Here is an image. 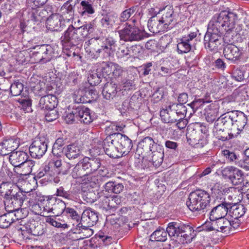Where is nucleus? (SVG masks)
<instances>
[{
	"label": "nucleus",
	"mask_w": 249,
	"mask_h": 249,
	"mask_svg": "<svg viewBox=\"0 0 249 249\" xmlns=\"http://www.w3.org/2000/svg\"><path fill=\"white\" fill-rule=\"evenodd\" d=\"M144 33L136 27L134 24L125 23V41H139L144 37Z\"/></svg>",
	"instance_id": "20"
},
{
	"label": "nucleus",
	"mask_w": 249,
	"mask_h": 249,
	"mask_svg": "<svg viewBox=\"0 0 249 249\" xmlns=\"http://www.w3.org/2000/svg\"><path fill=\"white\" fill-rule=\"evenodd\" d=\"M211 196L206 191L200 190L190 194L186 204L192 212L200 214L209 206Z\"/></svg>",
	"instance_id": "2"
},
{
	"label": "nucleus",
	"mask_w": 249,
	"mask_h": 249,
	"mask_svg": "<svg viewBox=\"0 0 249 249\" xmlns=\"http://www.w3.org/2000/svg\"><path fill=\"white\" fill-rule=\"evenodd\" d=\"M238 19L236 13L229 11H223L213 15L204 36L205 48L212 52H217L222 43V35L224 32L239 33L240 27H235Z\"/></svg>",
	"instance_id": "1"
},
{
	"label": "nucleus",
	"mask_w": 249,
	"mask_h": 249,
	"mask_svg": "<svg viewBox=\"0 0 249 249\" xmlns=\"http://www.w3.org/2000/svg\"><path fill=\"white\" fill-rule=\"evenodd\" d=\"M118 92L123 93V89L117 88L115 84L112 82H107L103 87L102 94L105 98L110 100L112 99Z\"/></svg>",
	"instance_id": "30"
},
{
	"label": "nucleus",
	"mask_w": 249,
	"mask_h": 249,
	"mask_svg": "<svg viewBox=\"0 0 249 249\" xmlns=\"http://www.w3.org/2000/svg\"><path fill=\"white\" fill-rule=\"evenodd\" d=\"M225 57L233 63L239 61L243 54V50L232 44L226 45L223 50Z\"/></svg>",
	"instance_id": "13"
},
{
	"label": "nucleus",
	"mask_w": 249,
	"mask_h": 249,
	"mask_svg": "<svg viewBox=\"0 0 249 249\" xmlns=\"http://www.w3.org/2000/svg\"><path fill=\"white\" fill-rule=\"evenodd\" d=\"M81 220L86 221L89 226H93L98 220V213L91 208L87 209L83 212Z\"/></svg>",
	"instance_id": "31"
},
{
	"label": "nucleus",
	"mask_w": 249,
	"mask_h": 249,
	"mask_svg": "<svg viewBox=\"0 0 249 249\" xmlns=\"http://www.w3.org/2000/svg\"><path fill=\"white\" fill-rule=\"evenodd\" d=\"M45 114V119L47 122H52L58 117V111L54 109H50Z\"/></svg>",
	"instance_id": "60"
},
{
	"label": "nucleus",
	"mask_w": 249,
	"mask_h": 249,
	"mask_svg": "<svg viewBox=\"0 0 249 249\" xmlns=\"http://www.w3.org/2000/svg\"><path fill=\"white\" fill-rule=\"evenodd\" d=\"M33 49H36V51L33 53V56L36 61L45 63L51 60L52 49L50 46L42 45L40 46H36Z\"/></svg>",
	"instance_id": "11"
},
{
	"label": "nucleus",
	"mask_w": 249,
	"mask_h": 249,
	"mask_svg": "<svg viewBox=\"0 0 249 249\" xmlns=\"http://www.w3.org/2000/svg\"><path fill=\"white\" fill-rule=\"evenodd\" d=\"M46 222L56 228H68L69 226L66 223H61L59 219L55 217H48Z\"/></svg>",
	"instance_id": "54"
},
{
	"label": "nucleus",
	"mask_w": 249,
	"mask_h": 249,
	"mask_svg": "<svg viewBox=\"0 0 249 249\" xmlns=\"http://www.w3.org/2000/svg\"><path fill=\"white\" fill-rule=\"evenodd\" d=\"M221 154L228 162H236L237 156L234 152L228 149H224L221 151Z\"/></svg>",
	"instance_id": "51"
},
{
	"label": "nucleus",
	"mask_w": 249,
	"mask_h": 249,
	"mask_svg": "<svg viewBox=\"0 0 249 249\" xmlns=\"http://www.w3.org/2000/svg\"><path fill=\"white\" fill-rule=\"evenodd\" d=\"M232 227L230 221L224 217L211 222V225L208 230L216 231L222 232L229 233Z\"/></svg>",
	"instance_id": "16"
},
{
	"label": "nucleus",
	"mask_w": 249,
	"mask_h": 249,
	"mask_svg": "<svg viewBox=\"0 0 249 249\" xmlns=\"http://www.w3.org/2000/svg\"><path fill=\"white\" fill-rule=\"evenodd\" d=\"M117 136L116 138L121 137L120 134H111L106 137L103 142V146L104 151L107 155L112 158L120 157L119 155L116 154L115 151L116 150V145H114V140L113 139V136Z\"/></svg>",
	"instance_id": "19"
},
{
	"label": "nucleus",
	"mask_w": 249,
	"mask_h": 249,
	"mask_svg": "<svg viewBox=\"0 0 249 249\" xmlns=\"http://www.w3.org/2000/svg\"><path fill=\"white\" fill-rule=\"evenodd\" d=\"M64 155L70 160H75L82 155V151L77 143H71L64 146Z\"/></svg>",
	"instance_id": "26"
},
{
	"label": "nucleus",
	"mask_w": 249,
	"mask_h": 249,
	"mask_svg": "<svg viewBox=\"0 0 249 249\" xmlns=\"http://www.w3.org/2000/svg\"><path fill=\"white\" fill-rule=\"evenodd\" d=\"M47 143L44 140L37 138L31 144L29 150L32 157L39 159L46 152L47 150Z\"/></svg>",
	"instance_id": "10"
},
{
	"label": "nucleus",
	"mask_w": 249,
	"mask_h": 249,
	"mask_svg": "<svg viewBox=\"0 0 249 249\" xmlns=\"http://www.w3.org/2000/svg\"><path fill=\"white\" fill-rule=\"evenodd\" d=\"M178 52L179 53H187L191 49V45L186 37H182L177 45Z\"/></svg>",
	"instance_id": "42"
},
{
	"label": "nucleus",
	"mask_w": 249,
	"mask_h": 249,
	"mask_svg": "<svg viewBox=\"0 0 249 249\" xmlns=\"http://www.w3.org/2000/svg\"><path fill=\"white\" fill-rule=\"evenodd\" d=\"M35 166V161L32 160H27L26 161L22 163L18 166V170L22 168V172L19 174L21 175H27L30 174L32 171V169Z\"/></svg>",
	"instance_id": "43"
},
{
	"label": "nucleus",
	"mask_w": 249,
	"mask_h": 249,
	"mask_svg": "<svg viewBox=\"0 0 249 249\" xmlns=\"http://www.w3.org/2000/svg\"><path fill=\"white\" fill-rule=\"evenodd\" d=\"M4 146L11 154L12 152H15V150L18 147L19 142L13 139L7 140L4 141Z\"/></svg>",
	"instance_id": "52"
},
{
	"label": "nucleus",
	"mask_w": 249,
	"mask_h": 249,
	"mask_svg": "<svg viewBox=\"0 0 249 249\" xmlns=\"http://www.w3.org/2000/svg\"><path fill=\"white\" fill-rule=\"evenodd\" d=\"M193 228L188 225L172 222L168 224L167 227V232L170 237H180V242L184 241L190 237Z\"/></svg>",
	"instance_id": "5"
},
{
	"label": "nucleus",
	"mask_w": 249,
	"mask_h": 249,
	"mask_svg": "<svg viewBox=\"0 0 249 249\" xmlns=\"http://www.w3.org/2000/svg\"><path fill=\"white\" fill-rule=\"evenodd\" d=\"M161 11H163V13L161 18H160V22L164 25L165 30H169L176 22L174 21L173 9L171 7L166 6Z\"/></svg>",
	"instance_id": "23"
},
{
	"label": "nucleus",
	"mask_w": 249,
	"mask_h": 249,
	"mask_svg": "<svg viewBox=\"0 0 249 249\" xmlns=\"http://www.w3.org/2000/svg\"><path fill=\"white\" fill-rule=\"evenodd\" d=\"M78 76V75L76 72H71L66 76L65 80L68 84H75L77 82Z\"/></svg>",
	"instance_id": "61"
},
{
	"label": "nucleus",
	"mask_w": 249,
	"mask_h": 249,
	"mask_svg": "<svg viewBox=\"0 0 249 249\" xmlns=\"http://www.w3.org/2000/svg\"><path fill=\"white\" fill-rule=\"evenodd\" d=\"M86 93V89H79L74 91L73 95V99L76 103H87L88 100L85 94Z\"/></svg>",
	"instance_id": "45"
},
{
	"label": "nucleus",
	"mask_w": 249,
	"mask_h": 249,
	"mask_svg": "<svg viewBox=\"0 0 249 249\" xmlns=\"http://www.w3.org/2000/svg\"><path fill=\"white\" fill-rule=\"evenodd\" d=\"M80 6L79 12L82 16L86 14L89 15L92 14L95 12L90 0H82L80 2Z\"/></svg>",
	"instance_id": "39"
},
{
	"label": "nucleus",
	"mask_w": 249,
	"mask_h": 249,
	"mask_svg": "<svg viewBox=\"0 0 249 249\" xmlns=\"http://www.w3.org/2000/svg\"><path fill=\"white\" fill-rule=\"evenodd\" d=\"M124 198L119 195L105 196L101 198V207L105 212H114L123 201Z\"/></svg>",
	"instance_id": "8"
},
{
	"label": "nucleus",
	"mask_w": 249,
	"mask_h": 249,
	"mask_svg": "<svg viewBox=\"0 0 249 249\" xmlns=\"http://www.w3.org/2000/svg\"><path fill=\"white\" fill-rule=\"evenodd\" d=\"M10 198L4 200L5 208L6 211H20V208H24V203H25L26 192L18 190L13 193Z\"/></svg>",
	"instance_id": "6"
},
{
	"label": "nucleus",
	"mask_w": 249,
	"mask_h": 249,
	"mask_svg": "<svg viewBox=\"0 0 249 249\" xmlns=\"http://www.w3.org/2000/svg\"><path fill=\"white\" fill-rule=\"evenodd\" d=\"M0 216V228H8L12 223L23 218L20 211H7Z\"/></svg>",
	"instance_id": "14"
},
{
	"label": "nucleus",
	"mask_w": 249,
	"mask_h": 249,
	"mask_svg": "<svg viewBox=\"0 0 249 249\" xmlns=\"http://www.w3.org/2000/svg\"><path fill=\"white\" fill-rule=\"evenodd\" d=\"M156 149V150L153 149L152 151H151L152 154L151 161L154 166H159L162 163L164 153L161 148H160L159 150Z\"/></svg>",
	"instance_id": "40"
},
{
	"label": "nucleus",
	"mask_w": 249,
	"mask_h": 249,
	"mask_svg": "<svg viewBox=\"0 0 249 249\" xmlns=\"http://www.w3.org/2000/svg\"><path fill=\"white\" fill-rule=\"evenodd\" d=\"M157 148V144L153 139L151 137H146L139 142L137 152L139 155H142L144 152L148 153L152 151L153 149Z\"/></svg>",
	"instance_id": "21"
},
{
	"label": "nucleus",
	"mask_w": 249,
	"mask_h": 249,
	"mask_svg": "<svg viewBox=\"0 0 249 249\" xmlns=\"http://www.w3.org/2000/svg\"><path fill=\"white\" fill-rule=\"evenodd\" d=\"M233 125V111L227 113H225L216 121L214 124L215 129H216V132L218 136H220V132H223V129L220 128L221 125L223 126L225 128L229 129L231 132V128Z\"/></svg>",
	"instance_id": "9"
},
{
	"label": "nucleus",
	"mask_w": 249,
	"mask_h": 249,
	"mask_svg": "<svg viewBox=\"0 0 249 249\" xmlns=\"http://www.w3.org/2000/svg\"><path fill=\"white\" fill-rule=\"evenodd\" d=\"M102 69L101 70L97 69V71L101 72L102 78H105L106 76L110 75L112 74V69L115 68L114 63L112 62H103L102 63Z\"/></svg>",
	"instance_id": "44"
},
{
	"label": "nucleus",
	"mask_w": 249,
	"mask_h": 249,
	"mask_svg": "<svg viewBox=\"0 0 249 249\" xmlns=\"http://www.w3.org/2000/svg\"><path fill=\"white\" fill-rule=\"evenodd\" d=\"M28 18L35 22H39L46 17V11L42 9L32 8L28 12Z\"/></svg>",
	"instance_id": "33"
},
{
	"label": "nucleus",
	"mask_w": 249,
	"mask_h": 249,
	"mask_svg": "<svg viewBox=\"0 0 249 249\" xmlns=\"http://www.w3.org/2000/svg\"><path fill=\"white\" fill-rule=\"evenodd\" d=\"M63 18L57 13L52 14L46 20V27L51 31H58L63 25Z\"/></svg>",
	"instance_id": "24"
},
{
	"label": "nucleus",
	"mask_w": 249,
	"mask_h": 249,
	"mask_svg": "<svg viewBox=\"0 0 249 249\" xmlns=\"http://www.w3.org/2000/svg\"><path fill=\"white\" fill-rule=\"evenodd\" d=\"M54 200H55V197H51L47 199H44L43 201H41L39 207H42L45 212L52 213Z\"/></svg>",
	"instance_id": "48"
},
{
	"label": "nucleus",
	"mask_w": 249,
	"mask_h": 249,
	"mask_svg": "<svg viewBox=\"0 0 249 249\" xmlns=\"http://www.w3.org/2000/svg\"><path fill=\"white\" fill-rule=\"evenodd\" d=\"M236 167L234 166H227L221 170V175L223 178L231 180L233 174L234 173Z\"/></svg>",
	"instance_id": "53"
},
{
	"label": "nucleus",
	"mask_w": 249,
	"mask_h": 249,
	"mask_svg": "<svg viewBox=\"0 0 249 249\" xmlns=\"http://www.w3.org/2000/svg\"><path fill=\"white\" fill-rule=\"evenodd\" d=\"M82 221L81 220L79 222H77V223H74L72 224L73 226H75L79 228L80 230V228L83 229L85 231H86L87 234L85 235L86 236V237H88L90 236L93 234V231L91 229L89 228V227H91L92 226L89 225V224H87V225H83L82 223Z\"/></svg>",
	"instance_id": "56"
},
{
	"label": "nucleus",
	"mask_w": 249,
	"mask_h": 249,
	"mask_svg": "<svg viewBox=\"0 0 249 249\" xmlns=\"http://www.w3.org/2000/svg\"><path fill=\"white\" fill-rule=\"evenodd\" d=\"M29 157L27 153L22 151L12 152L9 156L10 163L15 167L16 172H18V166L28 160Z\"/></svg>",
	"instance_id": "28"
},
{
	"label": "nucleus",
	"mask_w": 249,
	"mask_h": 249,
	"mask_svg": "<svg viewBox=\"0 0 249 249\" xmlns=\"http://www.w3.org/2000/svg\"><path fill=\"white\" fill-rule=\"evenodd\" d=\"M201 134L197 135L195 130L188 131L186 136L188 142L196 148H202L208 143V131L206 127H201Z\"/></svg>",
	"instance_id": "7"
},
{
	"label": "nucleus",
	"mask_w": 249,
	"mask_h": 249,
	"mask_svg": "<svg viewBox=\"0 0 249 249\" xmlns=\"http://www.w3.org/2000/svg\"><path fill=\"white\" fill-rule=\"evenodd\" d=\"M231 204L223 202L213 208L210 213V219L212 221L224 217L227 214Z\"/></svg>",
	"instance_id": "17"
},
{
	"label": "nucleus",
	"mask_w": 249,
	"mask_h": 249,
	"mask_svg": "<svg viewBox=\"0 0 249 249\" xmlns=\"http://www.w3.org/2000/svg\"><path fill=\"white\" fill-rule=\"evenodd\" d=\"M42 196L40 193L34 192L32 193L26 192L25 203H24V208L32 207L36 209L40 207L39 201H42Z\"/></svg>",
	"instance_id": "27"
},
{
	"label": "nucleus",
	"mask_w": 249,
	"mask_h": 249,
	"mask_svg": "<svg viewBox=\"0 0 249 249\" xmlns=\"http://www.w3.org/2000/svg\"><path fill=\"white\" fill-rule=\"evenodd\" d=\"M52 153L57 158L61 157L62 154L64 155V147H62L53 144L52 148Z\"/></svg>",
	"instance_id": "62"
},
{
	"label": "nucleus",
	"mask_w": 249,
	"mask_h": 249,
	"mask_svg": "<svg viewBox=\"0 0 249 249\" xmlns=\"http://www.w3.org/2000/svg\"><path fill=\"white\" fill-rule=\"evenodd\" d=\"M31 233L35 236H39L43 234V229L42 225L37 224L36 226H35L34 229L32 227L30 228Z\"/></svg>",
	"instance_id": "64"
},
{
	"label": "nucleus",
	"mask_w": 249,
	"mask_h": 249,
	"mask_svg": "<svg viewBox=\"0 0 249 249\" xmlns=\"http://www.w3.org/2000/svg\"><path fill=\"white\" fill-rule=\"evenodd\" d=\"M111 129L114 132L112 134H120L121 135V138H116L117 136H113V139L114 140V142H117V144H116V146H120L124 147V139L123 138L124 136L122 133L120 132H123L124 127L121 125H119L117 124H112L110 125Z\"/></svg>",
	"instance_id": "36"
},
{
	"label": "nucleus",
	"mask_w": 249,
	"mask_h": 249,
	"mask_svg": "<svg viewBox=\"0 0 249 249\" xmlns=\"http://www.w3.org/2000/svg\"><path fill=\"white\" fill-rule=\"evenodd\" d=\"M60 6L59 4H57L56 5H53L52 4H47L44 9H42L46 11V17L47 15L48 12H51L52 14H54L53 13L56 12L57 11V9L58 7Z\"/></svg>",
	"instance_id": "63"
},
{
	"label": "nucleus",
	"mask_w": 249,
	"mask_h": 249,
	"mask_svg": "<svg viewBox=\"0 0 249 249\" xmlns=\"http://www.w3.org/2000/svg\"><path fill=\"white\" fill-rule=\"evenodd\" d=\"M66 208V203L63 201L55 197L52 213L56 216H59L64 213Z\"/></svg>",
	"instance_id": "38"
},
{
	"label": "nucleus",
	"mask_w": 249,
	"mask_h": 249,
	"mask_svg": "<svg viewBox=\"0 0 249 249\" xmlns=\"http://www.w3.org/2000/svg\"><path fill=\"white\" fill-rule=\"evenodd\" d=\"M58 100L56 96L48 94L41 97L38 104V107L41 109L49 110L54 109L57 105Z\"/></svg>",
	"instance_id": "25"
},
{
	"label": "nucleus",
	"mask_w": 249,
	"mask_h": 249,
	"mask_svg": "<svg viewBox=\"0 0 249 249\" xmlns=\"http://www.w3.org/2000/svg\"><path fill=\"white\" fill-rule=\"evenodd\" d=\"M244 177L245 176L243 172L237 168L230 180V182L234 185H237L243 182L244 179Z\"/></svg>",
	"instance_id": "47"
},
{
	"label": "nucleus",
	"mask_w": 249,
	"mask_h": 249,
	"mask_svg": "<svg viewBox=\"0 0 249 249\" xmlns=\"http://www.w3.org/2000/svg\"><path fill=\"white\" fill-rule=\"evenodd\" d=\"M23 89V84L19 82V80H16L11 85L10 92L12 96H16L20 94Z\"/></svg>",
	"instance_id": "46"
},
{
	"label": "nucleus",
	"mask_w": 249,
	"mask_h": 249,
	"mask_svg": "<svg viewBox=\"0 0 249 249\" xmlns=\"http://www.w3.org/2000/svg\"><path fill=\"white\" fill-rule=\"evenodd\" d=\"M18 190V187L10 182L2 181L0 184V194L3 196L5 200L13 196V193Z\"/></svg>",
	"instance_id": "29"
},
{
	"label": "nucleus",
	"mask_w": 249,
	"mask_h": 249,
	"mask_svg": "<svg viewBox=\"0 0 249 249\" xmlns=\"http://www.w3.org/2000/svg\"><path fill=\"white\" fill-rule=\"evenodd\" d=\"M70 0H68L61 8V10L63 14H68L70 16H72L74 13V7L73 6L70 4Z\"/></svg>",
	"instance_id": "59"
},
{
	"label": "nucleus",
	"mask_w": 249,
	"mask_h": 249,
	"mask_svg": "<svg viewBox=\"0 0 249 249\" xmlns=\"http://www.w3.org/2000/svg\"><path fill=\"white\" fill-rule=\"evenodd\" d=\"M102 78L101 72L97 70L96 72L89 73L88 80L90 85L94 86L99 84L102 81Z\"/></svg>",
	"instance_id": "49"
},
{
	"label": "nucleus",
	"mask_w": 249,
	"mask_h": 249,
	"mask_svg": "<svg viewBox=\"0 0 249 249\" xmlns=\"http://www.w3.org/2000/svg\"><path fill=\"white\" fill-rule=\"evenodd\" d=\"M117 16L112 13H107L103 15L101 19V23L103 26L107 28L111 27L114 23Z\"/></svg>",
	"instance_id": "41"
},
{
	"label": "nucleus",
	"mask_w": 249,
	"mask_h": 249,
	"mask_svg": "<svg viewBox=\"0 0 249 249\" xmlns=\"http://www.w3.org/2000/svg\"><path fill=\"white\" fill-rule=\"evenodd\" d=\"M114 44V41L112 40L111 41H109V45H106L105 46H102L101 49H98L96 51L95 54L93 52L89 51V53H91V56L92 58L97 59L99 56V53L101 52L102 50H105V52L108 53V50L111 49V46Z\"/></svg>",
	"instance_id": "57"
},
{
	"label": "nucleus",
	"mask_w": 249,
	"mask_h": 249,
	"mask_svg": "<svg viewBox=\"0 0 249 249\" xmlns=\"http://www.w3.org/2000/svg\"><path fill=\"white\" fill-rule=\"evenodd\" d=\"M83 166L86 170L89 176L91 177V174L96 171L101 166V160L99 158L84 157L80 160Z\"/></svg>",
	"instance_id": "18"
},
{
	"label": "nucleus",
	"mask_w": 249,
	"mask_h": 249,
	"mask_svg": "<svg viewBox=\"0 0 249 249\" xmlns=\"http://www.w3.org/2000/svg\"><path fill=\"white\" fill-rule=\"evenodd\" d=\"M55 195L56 196H60L67 199H72V196L70 194L69 192L66 191L62 186H60L57 189Z\"/></svg>",
	"instance_id": "58"
},
{
	"label": "nucleus",
	"mask_w": 249,
	"mask_h": 249,
	"mask_svg": "<svg viewBox=\"0 0 249 249\" xmlns=\"http://www.w3.org/2000/svg\"><path fill=\"white\" fill-rule=\"evenodd\" d=\"M147 26L149 30L153 33H157L160 31L165 30L161 22H160V18L155 17H153L148 20Z\"/></svg>",
	"instance_id": "34"
},
{
	"label": "nucleus",
	"mask_w": 249,
	"mask_h": 249,
	"mask_svg": "<svg viewBox=\"0 0 249 249\" xmlns=\"http://www.w3.org/2000/svg\"><path fill=\"white\" fill-rule=\"evenodd\" d=\"M248 122V118L243 112L233 111V125L231 128V132H228L224 135L217 136V138L222 141L229 140L232 138L237 137L245 128Z\"/></svg>",
	"instance_id": "4"
},
{
	"label": "nucleus",
	"mask_w": 249,
	"mask_h": 249,
	"mask_svg": "<svg viewBox=\"0 0 249 249\" xmlns=\"http://www.w3.org/2000/svg\"><path fill=\"white\" fill-rule=\"evenodd\" d=\"M231 216L234 219H238L244 215L246 209L242 204L231 205L229 210Z\"/></svg>",
	"instance_id": "35"
},
{
	"label": "nucleus",
	"mask_w": 249,
	"mask_h": 249,
	"mask_svg": "<svg viewBox=\"0 0 249 249\" xmlns=\"http://www.w3.org/2000/svg\"><path fill=\"white\" fill-rule=\"evenodd\" d=\"M187 108L183 105L173 103L160 110V116L163 122L173 123L183 119Z\"/></svg>",
	"instance_id": "3"
},
{
	"label": "nucleus",
	"mask_w": 249,
	"mask_h": 249,
	"mask_svg": "<svg viewBox=\"0 0 249 249\" xmlns=\"http://www.w3.org/2000/svg\"><path fill=\"white\" fill-rule=\"evenodd\" d=\"M60 39L62 45L65 46L71 47L79 43L75 27L71 25L65 31Z\"/></svg>",
	"instance_id": "12"
},
{
	"label": "nucleus",
	"mask_w": 249,
	"mask_h": 249,
	"mask_svg": "<svg viewBox=\"0 0 249 249\" xmlns=\"http://www.w3.org/2000/svg\"><path fill=\"white\" fill-rule=\"evenodd\" d=\"M85 95L86 97H87L88 103H90L92 101L96 100L99 97L98 92L94 89H91L88 90L86 89Z\"/></svg>",
	"instance_id": "55"
},
{
	"label": "nucleus",
	"mask_w": 249,
	"mask_h": 249,
	"mask_svg": "<svg viewBox=\"0 0 249 249\" xmlns=\"http://www.w3.org/2000/svg\"><path fill=\"white\" fill-rule=\"evenodd\" d=\"M64 214L68 218H71L75 222V223H77L81 219V216L78 214L74 209L71 208L66 207Z\"/></svg>",
	"instance_id": "50"
},
{
	"label": "nucleus",
	"mask_w": 249,
	"mask_h": 249,
	"mask_svg": "<svg viewBox=\"0 0 249 249\" xmlns=\"http://www.w3.org/2000/svg\"><path fill=\"white\" fill-rule=\"evenodd\" d=\"M74 112L76 114V117L81 122L85 124H89L93 119L91 116L90 110L83 105L75 107Z\"/></svg>",
	"instance_id": "22"
},
{
	"label": "nucleus",
	"mask_w": 249,
	"mask_h": 249,
	"mask_svg": "<svg viewBox=\"0 0 249 249\" xmlns=\"http://www.w3.org/2000/svg\"><path fill=\"white\" fill-rule=\"evenodd\" d=\"M83 166L81 161H79L75 165L71 172V176L73 178L79 179V181L83 183H88L91 180V177L89 176L86 170Z\"/></svg>",
	"instance_id": "15"
},
{
	"label": "nucleus",
	"mask_w": 249,
	"mask_h": 249,
	"mask_svg": "<svg viewBox=\"0 0 249 249\" xmlns=\"http://www.w3.org/2000/svg\"><path fill=\"white\" fill-rule=\"evenodd\" d=\"M78 40L80 41L85 37H88L89 35L93 33L94 31L93 23L89 22L78 28H75Z\"/></svg>",
	"instance_id": "32"
},
{
	"label": "nucleus",
	"mask_w": 249,
	"mask_h": 249,
	"mask_svg": "<svg viewBox=\"0 0 249 249\" xmlns=\"http://www.w3.org/2000/svg\"><path fill=\"white\" fill-rule=\"evenodd\" d=\"M167 230H165L162 228H159L154 231L150 236V240L152 241L164 242L167 239Z\"/></svg>",
	"instance_id": "37"
}]
</instances>
